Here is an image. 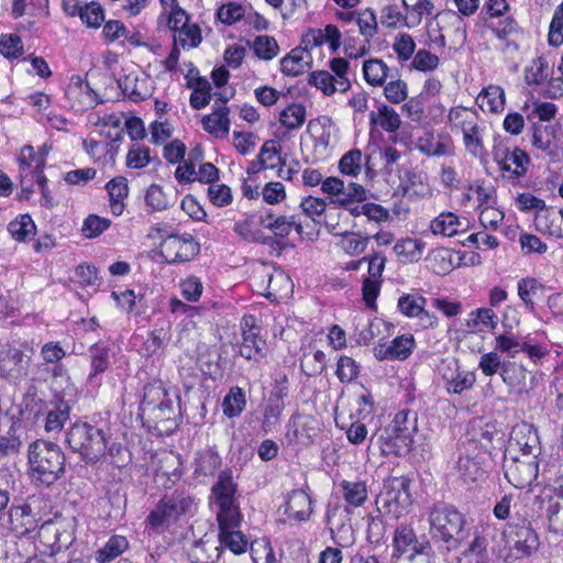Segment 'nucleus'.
Wrapping results in <instances>:
<instances>
[{
    "label": "nucleus",
    "instance_id": "nucleus-46",
    "mask_svg": "<svg viewBox=\"0 0 563 563\" xmlns=\"http://www.w3.org/2000/svg\"><path fill=\"white\" fill-rule=\"evenodd\" d=\"M306 120V108L300 103H292L279 114L280 124L287 130L299 129Z\"/></svg>",
    "mask_w": 563,
    "mask_h": 563
},
{
    "label": "nucleus",
    "instance_id": "nucleus-41",
    "mask_svg": "<svg viewBox=\"0 0 563 563\" xmlns=\"http://www.w3.org/2000/svg\"><path fill=\"white\" fill-rule=\"evenodd\" d=\"M457 472L465 483L481 482L486 476V471L476 460L470 456H462L459 459Z\"/></svg>",
    "mask_w": 563,
    "mask_h": 563
},
{
    "label": "nucleus",
    "instance_id": "nucleus-51",
    "mask_svg": "<svg viewBox=\"0 0 563 563\" xmlns=\"http://www.w3.org/2000/svg\"><path fill=\"white\" fill-rule=\"evenodd\" d=\"M145 203L146 207L152 212L164 211L169 208L172 205L170 199L163 190L162 186L157 184H152L145 194Z\"/></svg>",
    "mask_w": 563,
    "mask_h": 563
},
{
    "label": "nucleus",
    "instance_id": "nucleus-60",
    "mask_svg": "<svg viewBox=\"0 0 563 563\" xmlns=\"http://www.w3.org/2000/svg\"><path fill=\"white\" fill-rule=\"evenodd\" d=\"M110 224L111 221L107 218L89 214L82 223L81 232L87 239H95L102 234Z\"/></svg>",
    "mask_w": 563,
    "mask_h": 563
},
{
    "label": "nucleus",
    "instance_id": "nucleus-40",
    "mask_svg": "<svg viewBox=\"0 0 563 563\" xmlns=\"http://www.w3.org/2000/svg\"><path fill=\"white\" fill-rule=\"evenodd\" d=\"M109 351V346L104 343H96L90 347L91 372L88 376L89 380L108 369L110 365Z\"/></svg>",
    "mask_w": 563,
    "mask_h": 563
},
{
    "label": "nucleus",
    "instance_id": "nucleus-64",
    "mask_svg": "<svg viewBox=\"0 0 563 563\" xmlns=\"http://www.w3.org/2000/svg\"><path fill=\"white\" fill-rule=\"evenodd\" d=\"M440 58L427 49H419L413 56L411 67L419 71H432L439 67Z\"/></svg>",
    "mask_w": 563,
    "mask_h": 563
},
{
    "label": "nucleus",
    "instance_id": "nucleus-49",
    "mask_svg": "<svg viewBox=\"0 0 563 563\" xmlns=\"http://www.w3.org/2000/svg\"><path fill=\"white\" fill-rule=\"evenodd\" d=\"M258 162L261 164V168H269L274 169L279 165H284L280 157V146L276 141L269 140L266 141L258 154Z\"/></svg>",
    "mask_w": 563,
    "mask_h": 563
},
{
    "label": "nucleus",
    "instance_id": "nucleus-14",
    "mask_svg": "<svg viewBox=\"0 0 563 563\" xmlns=\"http://www.w3.org/2000/svg\"><path fill=\"white\" fill-rule=\"evenodd\" d=\"M288 396L287 377L276 385L263 408L262 430L267 433L278 423L285 408V398Z\"/></svg>",
    "mask_w": 563,
    "mask_h": 563
},
{
    "label": "nucleus",
    "instance_id": "nucleus-58",
    "mask_svg": "<svg viewBox=\"0 0 563 563\" xmlns=\"http://www.w3.org/2000/svg\"><path fill=\"white\" fill-rule=\"evenodd\" d=\"M476 382L474 372L460 371L450 382L445 384V388L450 394L460 395L464 390L471 389Z\"/></svg>",
    "mask_w": 563,
    "mask_h": 563
},
{
    "label": "nucleus",
    "instance_id": "nucleus-16",
    "mask_svg": "<svg viewBox=\"0 0 563 563\" xmlns=\"http://www.w3.org/2000/svg\"><path fill=\"white\" fill-rule=\"evenodd\" d=\"M219 526L218 541L219 547L229 549L234 554H242L247 549V538L240 531L242 516H238L234 521L217 520Z\"/></svg>",
    "mask_w": 563,
    "mask_h": 563
},
{
    "label": "nucleus",
    "instance_id": "nucleus-18",
    "mask_svg": "<svg viewBox=\"0 0 563 563\" xmlns=\"http://www.w3.org/2000/svg\"><path fill=\"white\" fill-rule=\"evenodd\" d=\"M142 407L143 410L151 411L157 421L170 420L175 413L173 401L161 387L150 388L148 391L144 394Z\"/></svg>",
    "mask_w": 563,
    "mask_h": 563
},
{
    "label": "nucleus",
    "instance_id": "nucleus-43",
    "mask_svg": "<svg viewBox=\"0 0 563 563\" xmlns=\"http://www.w3.org/2000/svg\"><path fill=\"white\" fill-rule=\"evenodd\" d=\"M188 87L192 89L190 96V106L200 110L205 108L211 99V85L207 79L197 78L196 80H190L188 82Z\"/></svg>",
    "mask_w": 563,
    "mask_h": 563
},
{
    "label": "nucleus",
    "instance_id": "nucleus-17",
    "mask_svg": "<svg viewBox=\"0 0 563 563\" xmlns=\"http://www.w3.org/2000/svg\"><path fill=\"white\" fill-rule=\"evenodd\" d=\"M66 97L76 110L91 109L99 103L98 95L80 76H73L66 89Z\"/></svg>",
    "mask_w": 563,
    "mask_h": 563
},
{
    "label": "nucleus",
    "instance_id": "nucleus-22",
    "mask_svg": "<svg viewBox=\"0 0 563 563\" xmlns=\"http://www.w3.org/2000/svg\"><path fill=\"white\" fill-rule=\"evenodd\" d=\"M221 104L212 113L202 118L203 129L216 137H227L230 131L229 108L224 104L228 99H220Z\"/></svg>",
    "mask_w": 563,
    "mask_h": 563
},
{
    "label": "nucleus",
    "instance_id": "nucleus-45",
    "mask_svg": "<svg viewBox=\"0 0 563 563\" xmlns=\"http://www.w3.org/2000/svg\"><path fill=\"white\" fill-rule=\"evenodd\" d=\"M356 23L360 34L364 37L365 43L369 44L371 40L378 32V22L374 10L367 8L360 11L356 15Z\"/></svg>",
    "mask_w": 563,
    "mask_h": 563
},
{
    "label": "nucleus",
    "instance_id": "nucleus-47",
    "mask_svg": "<svg viewBox=\"0 0 563 563\" xmlns=\"http://www.w3.org/2000/svg\"><path fill=\"white\" fill-rule=\"evenodd\" d=\"M449 121L452 130H459L462 133L473 123L478 122V115L472 109L456 107L450 110Z\"/></svg>",
    "mask_w": 563,
    "mask_h": 563
},
{
    "label": "nucleus",
    "instance_id": "nucleus-4",
    "mask_svg": "<svg viewBox=\"0 0 563 563\" xmlns=\"http://www.w3.org/2000/svg\"><path fill=\"white\" fill-rule=\"evenodd\" d=\"M66 441L73 452L78 453L87 464H93L106 455L108 439L102 429L87 422L74 423L66 433Z\"/></svg>",
    "mask_w": 563,
    "mask_h": 563
},
{
    "label": "nucleus",
    "instance_id": "nucleus-29",
    "mask_svg": "<svg viewBox=\"0 0 563 563\" xmlns=\"http://www.w3.org/2000/svg\"><path fill=\"white\" fill-rule=\"evenodd\" d=\"M362 70L365 81L373 87H383L388 77L394 78L390 68L379 58L364 60Z\"/></svg>",
    "mask_w": 563,
    "mask_h": 563
},
{
    "label": "nucleus",
    "instance_id": "nucleus-3",
    "mask_svg": "<svg viewBox=\"0 0 563 563\" xmlns=\"http://www.w3.org/2000/svg\"><path fill=\"white\" fill-rule=\"evenodd\" d=\"M431 537L448 550L456 549L468 536L464 516L454 507L435 505L429 514Z\"/></svg>",
    "mask_w": 563,
    "mask_h": 563
},
{
    "label": "nucleus",
    "instance_id": "nucleus-28",
    "mask_svg": "<svg viewBox=\"0 0 563 563\" xmlns=\"http://www.w3.org/2000/svg\"><path fill=\"white\" fill-rule=\"evenodd\" d=\"M556 131L553 125L534 123L532 126V146L545 152L549 156L556 155Z\"/></svg>",
    "mask_w": 563,
    "mask_h": 563
},
{
    "label": "nucleus",
    "instance_id": "nucleus-13",
    "mask_svg": "<svg viewBox=\"0 0 563 563\" xmlns=\"http://www.w3.org/2000/svg\"><path fill=\"white\" fill-rule=\"evenodd\" d=\"M495 161L499 166L503 177L509 181H516L527 174L530 164L529 155L521 148L505 150L495 154Z\"/></svg>",
    "mask_w": 563,
    "mask_h": 563
},
{
    "label": "nucleus",
    "instance_id": "nucleus-25",
    "mask_svg": "<svg viewBox=\"0 0 563 563\" xmlns=\"http://www.w3.org/2000/svg\"><path fill=\"white\" fill-rule=\"evenodd\" d=\"M312 512L311 498L303 489H295L288 495L286 514L297 521H306Z\"/></svg>",
    "mask_w": 563,
    "mask_h": 563
},
{
    "label": "nucleus",
    "instance_id": "nucleus-55",
    "mask_svg": "<svg viewBox=\"0 0 563 563\" xmlns=\"http://www.w3.org/2000/svg\"><path fill=\"white\" fill-rule=\"evenodd\" d=\"M254 54L264 60H271L277 56L279 46L273 36L258 35L253 42Z\"/></svg>",
    "mask_w": 563,
    "mask_h": 563
},
{
    "label": "nucleus",
    "instance_id": "nucleus-48",
    "mask_svg": "<svg viewBox=\"0 0 563 563\" xmlns=\"http://www.w3.org/2000/svg\"><path fill=\"white\" fill-rule=\"evenodd\" d=\"M463 143L466 151L477 157L484 152L483 129L478 122L473 123L470 128L462 132Z\"/></svg>",
    "mask_w": 563,
    "mask_h": 563
},
{
    "label": "nucleus",
    "instance_id": "nucleus-37",
    "mask_svg": "<svg viewBox=\"0 0 563 563\" xmlns=\"http://www.w3.org/2000/svg\"><path fill=\"white\" fill-rule=\"evenodd\" d=\"M70 406L65 400H58L54 408L48 410L44 429L46 432H59L69 419Z\"/></svg>",
    "mask_w": 563,
    "mask_h": 563
},
{
    "label": "nucleus",
    "instance_id": "nucleus-21",
    "mask_svg": "<svg viewBox=\"0 0 563 563\" xmlns=\"http://www.w3.org/2000/svg\"><path fill=\"white\" fill-rule=\"evenodd\" d=\"M40 534L52 548L51 555L68 549L74 540L71 531L62 527V525L52 521H46L41 526Z\"/></svg>",
    "mask_w": 563,
    "mask_h": 563
},
{
    "label": "nucleus",
    "instance_id": "nucleus-11",
    "mask_svg": "<svg viewBox=\"0 0 563 563\" xmlns=\"http://www.w3.org/2000/svg\"><path fill=\"white\" fill-rule=\"evenodd\" d=\"M159 249L162 257L168 264L189 262L200 252L199 243L190 233L169 236L161 242Z\"/></svg>",
    "mask_w": 563,
    "mask_h": 563
},
{
    "label": "nucleus",
    "instance_id": "nucleus-36",
    "mask_svg": "<svg viewBox=\"0 0 563 563\" xmlns=\"http://www.w3.org/2000/svg\"><path fill=\"white\" fill-rule=\"evenodd\" d=\"M263 223L276 236H279V238L287 236L292 229H295L298 234L303 233L302 223L296 221V218L294 216H291V217L279 216L274 219L272 216H268L267 219L265 221H263Z\"/></svg>",
    "mask_w": 563,
    "mask_h": 563
},
{
    "label": "nucleus",
    "instance_id": "nucleus-19",
    "mask_svg": "<svg viewBox=\"0 0 563 563\" xmlns=\"http://www.w3.org/2000/svg\"><path fill=\"white\" fill-rule=\"evenodd\" d=\"M415 347L412 335H400L389 343L379 344L374 349L377 360H406Z\"/></svg>",
    "mask_w": 563,
    "mask_h": 563
},
{
    "label": "nucleus",
    "instance_id": "nucleus-62",
    "mask_svg": "<svg viewBox=\"0 0 563 563\" xmlns=\"http://www.w3.org/2000/svg\"><path fill=\"white\" fill-rule=\"evenodd\" d=\"M151 162V150L147 146L134 144L126 154V166L140 169Z\"/></svg>",
    "mask_w": 563,
    "mask_h": 563
},
{
    "label": "nucleus",
    "instance_id": "nucleus-39",
    "mask_svg": "<svg viewBox=\"0 0 563 563\" xmlns=\"http://www.w3.org/2000/svg\"><path fill=\"white\" fill-rule=\"evenodd\" d=\"M369 238L358 232L345 231L341 234L338 245L350 256H358L366 250Z\"/></svg>",
    "mask_w": 563,
    "mask_h": 563
},
{
    "label": "nucleus",
    "instance_id": "nucleus-1",
    "mask_svg": "<svg viewBox=\"0 0 563 563\" xmlns=\"http://www.w3.org/2000/svg\"><path fill=\"white\" fill-rule=\"evenodd\" d=\"M66 456L51 441L35 440L27 448L29 475L36 485L51 486L65 473Z\"/></svg>",
    "mask_w": 563,
    "mask_h": 563
},
{
    "label": "nucleus",
    "instance_id": "nucleus-57",
    "mask_svg": "<svg viewBox=\"0 0 563 563\" xmlns=\"http://www.w3.org/2000/svg\"><path fill=\"white\" fill-rule=\"evenodd\" d=\"M380 23L387 29L408 27L406 14L401 13L396 4L385 5L380 10Z\"/></svg>",
    "mask_w": 563,
    "mask_h": 563
},
{
    "label": "nucleus",
    "instance_id": "nucleus-44",
    "mask_svg": "<svg viewBox=\"0 0 563 563\" xmlns=\"http://www.w3.org/2000/svg\"><path fill=\"white\" fill-rule=\"evenodd\" d=\"M220 465L219 454L212 449H207L198 453L195 461V473L203 476L212 475Z\"/></svg>",
    "mask_w": 563,
    "mask_h": 563
},
{
    "label": "nucleus",
    "instance_id": "nucleus-33",
    "mask_svg": "<svg viewBox=\"0 0 563 563\" xmlns=\"http://www.w3.org/2000/svg\"><path fill=\"white\" fill-rule=\"evenodd\" d=\"M426 243L419 239H402L394 245L396 255L405 263H413L421 260Z\"/></svg>",
    "mask_w": 563,
    "mask_h": 563
},
{
    "label": "nucleus",
    "instance_id": "nucleus-2",
    "mask_svg": "<svg viewBox=\"0 0 563 563\" xmlns=\"http://www.w3.org/2000/svg\"><path fill=\"white\" fill-rule=\"evenodd\" d=\"M197 506L194 494L176 489L158 500L147 515L146 523L156 532L169 531L186 518L194 516Z\"/></svg>",
    "mask_w": 563,
    "mask_h": 563
},
{
    "label": "nucleus",
    "instance_id": "nucleus-8",
    "mask_svg": "<svg viewBox=\"0 0 563 563\" xmlns=\"http://www.w3.org/2000/svg\"><path fill=\"white\" fill-rule=\"evenodd\" d=\"M539 456L508 454L505 452L503 470L505 477L516 488L529 487L539 474Z\"/></svg>",
    "mask_w": 563,
    "mask_h": 563
},
{
    "label": "nucleus",
    "instance_id": "nucleus-9",
    "mask_svg": "<svg viewBox=\"0 0 563 563\" xmlns=\"http://www.w3.org/2000/svg\"><path fill=\"white\" fill-rule=\"evenodd\" d=\"M504 534L509 547L521 558L530 556L539 549V537L531 522L525 517H512Z\"/></svg>",
    "mask_w": 563,
    "mask_h": 563
},
{
    "label": "nucleus",
    "instance_id": "nucleus-27",
    "mask_svg": "<svg viewBox=\"0 0 563 563\" xmlns=\"http://www.w3.org/2000/svg\"><path fill=\"white\" fill-rule=\"evenodd\" d=\"M220 558V547L210 538L195 541L188 550L191 563H214Z\"/></svg>",
    "mask_w": 563,
    "mask_h": 563
},
{
    "label": "nucleus",
    "instance_id": "nucleus-32",
    "mask_svg": "<svg viewBox=\"0 0 563 563\" xmlns=\"http://www.w3.org/2000/svg\"><path fill=\"white\" fill-rule=\"evenodd\" d=\"M430 229L433 234L453 236L460 231H464L465 227L459 217L453 212H442L431 221Z\"/></svg>",
    "mask_w": 563,
    "mask_h": 563
},
{
    "label": "nucleus",
    "instance_id": "nucleus-56",
    "mask_svg": "<svg viewBox=\"0 0 563 563\" xmlns=\"http://www.w3.org/2000/svg\"><path fill=\"white\" fill-rule=\"evenodd\" d=\"M453 255L448 249H438L433 251L429 257L431 269L437 275H446L450 273L453 265Z\"/></svg>",
    "mask_w": 563,
    "mask_h": 563
},
{
    "label": "nucleus",
    "instance_id": "nucleus-34",
    "mask_svg": "<svg viewBox=\"0 0 563 563\" xmlns=\"http://www.w3.org/2000/svg\"><path fill=\"white\" fill-rule=\"evenodd\" d=\"M405 9L408 27L418 26L423 15L431 14L433 11V3L430 0H401Z\"/></svg>",
    "mask_w": 563,
    "mask_h": 563
},
{
    "label": "nucleus",
    "instance_id": "nucleus-30",
    "mask_svg": "<svg viewBox=\"0 0 563 563\" xmlns=\"http://www.w3.org/2000/svg\"><path fill=\"white\" fill-rule=\"evenodd\" d=\"M339 487L344 501L351 507H361L368 498L367 485L364 481L343 479Z\"/></svg>",
    "mask_w": 563,
    "mask_h": 563
},
{
    "label": "nucleus",
    "instance_id": "nucleus-23",
    "mask_svg": "<svg viewBox=\"0 0 563 563\" xmlns=\"http://www.w3.org/2000/svg\"><path fill=\"white\" fill-rule=\"evenodd\" d=\"M9 522L11 530L18 536H25L37 528L36 515L30 505L15 506L10 509Z\"/></svg>",
    "mask_w": 563,
    "mask_h": 563
},
{
    "label": "nucleus",
    "instance_id": "nucleus-38",
    "mask_svg": "<svg viewBox=\"0 0 563 563\" xmlns=\"http://www.w3.org/2000/svg\"><path fill=\"white\" fill-rule=\"evenodd\" d=\"M129 547V542L123 536H113L107 543L96 552L98 563H109L121 555Z\"/></svg>",
    "mask_w": 563,
    "mask_h": 563
},
{
    "label": "nucleus",
    "instance_id": "nucleus-35",
    "mask_svg": "<svg viewBox=\"0 0 563 563\" xmlns=\"http://www.w3.org/2000/svg\"><path fill=\"white\" fill-rule=\"evenodd\" d=\"M369 119L372 123L379 125L386 132H395L401 124L400 115L387 104H379L377 112H371Z\"/></svg>",
    "mask_w": 563,
    "mask_h": 563
},
{
    "label": "nucleus",
    "instance_id": "nucleus-54",
    "mask_svg": "<svg viewBox=\"0 0 563 563\" xmlns=\"http://www.w3.org/2000/svg\"><path fill=\"white\" fill-rule=\"evenodd\" d=\"M362 164L363 154L361 150L353 148L341 157L339 169L343 175L356 177L362 170Z\"/></svg>",
    "mask_w": 563,
    "mask_h": 563
},
{
    "label": "nucleus",
    "instance_id": "nucleus-31",
    "mask_svg": "<svg viewBox=\"0 0 563 563\" xmlns=\"http://www.w3.org/2000/svg\"><path fill=\"white\" fill-rule=\"evenodd\" d=\"M476 102L483 111L500 112L505 107L504 89L500 86L490 85L479 92Z\"/></svg>",
    "mask_w": 563,
    "mask_h": 563
},
{
    "label": "nucleus",
    "instance_id": "nucleus-6",
    "mask_svg": "<svg viewBox=\"0 0 563 563\" xmlns=\"http://www.w3.org/2000/svg\"><path fill=\"white\" fill-rule=\"evenodd\" d=\"M416 413L410 410H401L396 413L390 426L385 430V450L395 455H402L411 450L413 433L417 430Z\"/></svg>",
    "mask_w": 563,
    "mask_h": 563
},
{
    "label": "nucleus",
    "instance_id": "nucleus-61",
    "mask_svg": "<svg viewBox=\"0 0 563 563\" xmlns=\"http://www.w3.org/2000/svg\"><path fill=\"white\" fill-rule=\"evenodd\" d=\"M464 555L467 559L474 560V563H487V541L479 533H475L473 541L468 548L464 551Z\"/></svg>",
    "mask_w": 563,
    "mask_h": 563
},
{
    "label": "nucleus",
    "instance_id": "nucleus-42",
    "mask_svg": "<svg viewBox=\"0 0 563 563\" xmlns=\"http://www.w3.org/2000/svg\"><path fill=\"white\" fill-rule=\"evenodd\" d=\"M8 231L14 240L24 242L35 235L36 227L29 214H21L9 223Z\"/></svg>",
    "mask_w": 563,
    "mask_h": 563
},
{
    "label": "nucleus",
    "instance_id": "nucleus-5",
    "mask_svg": "<svg viewBox=\"0 0 563 563\" xmlns=\"http://www.w3.org/2000/svg\"><path fill=\"white\" fill-rule=\"evenodd\" d=\"M375 503L377 510L383 515L399 518L411 505L409 479L404 476L386 479Z\"/></svg>",
    "mask_w": 563,
    "mask_h": 563
},
{
    "label": "nucleus",
    "instance_id": "nucleus-59",
    "mask_svg": "<svg viewBox=\"0 0 563 563\" xmlns=\"http://www.w3.org/2000/svg\"><path fill=\"white\" fill-rule=\"evenodd\" d=\"M80 20L88 26L98 29L104 21V11L100 3L91 1L85 2Z\"/></svg>",
    "mask_w": 563,
    "mask_h": 563
},
{
    "label": "nucleus",
    "instance_id": "nucleus-10",
    "mask_svg": "<svg viewBox=\"0 0 563 563\" xmlns=\"http://www.w3.org/2000/svg\"><path fill=\"white\" fill-rule=\"evenodd\" d=\"M211 492L218 507L217 520L234 521L238 519V516H242L235 498L236 485L233 483L232 475L229 472L223 471L219 474Z\"/></svg>",
    "mask_w": 563,
    "mask_h": 563
},
{
    "label": "nucleus",
    "instance_id": "nucleus-50",
    "mask_svg": "<svg viewBox=\"0 0 563 563\" xmlns=\"http://www.w3.org/2000/svg\"><path fill=\"white\" fill-rule=\"evenodd\" d=\"M330 69L333 73L334 82L338 84L339 92H345L351 88L349 78L350 63L342 57H334L330 60Z\"/></svg>",
    "mask_w": 563,
    "mask_h": 563
},
{
    "label": "nucleus",
    "instance_id": "nucleus-63",
    "mask_svg": "<svg viewBox=\"0 0 563 563\" xmlns=\"http://www.w3.org/2000/svg\"><path fill=\"white\" fill-rule=\"evenodd\" d=\"M393 49L400 62H407L412 58L416 43L410 34H398L393 43Z\"/></svg>",
    "mask_w": 563,
    "mask_h": 563
},
{
    "label": "nucleus",
    "instance_id": "nucleus-20",
    "mask_svg": "<svg viewBox=\"0 0 563 563\" xmlns=\"http://www.w3.org/2000/svg\"><path fill=\"white\" fill-rule=\"evenodd\" d=\"M422 549L411 527L400 526L396 529L394 555L405 556L408 561H412L418 554L422 553Z\"/></svg>",
    "mask_w": 563,
    "mask_h": 563
},
{
    "label": "nucleus",
    "instance_id": "nucleus-12",
    "mask_svg": "<svg viewBox=\"0 0 563 563\" xmlns=\"http://www.w3.org/2000/svg\"><path fill=\"white\" fill-rule=\"evenodd\" d=\"M507 455L518 453L519 455L539 456L541 453V444L537 429L530 423L522 422L516 424L510 433Z\"/></svg>",
    "mask_w": 563,
    "mask_h": 563
},
{
    "label": "nucleus",
    "instance_id": "nucleus-24",
    "mask_svg": "<svg viewBox=\"0 0 563 563\" xmlns=\"http://www.w3.org/2000/svg\"><path fill=\"white\" fill-rule=\"evenodd\" d=\"M310 64V53L302 47H296L280 59V70L286 76L296 77L309 69Z\"/></svg>",
    "mask_w": 563,
    "mask_h": 563
},
{
    "label": "nucleus",
    "instance_id": "nucleus-15",
    "mask_svg": "<svg viewBox=\"0 0 563 563\" xmlns=\"http://www.w3.org/2000/svg\"><path fill=\"white\" fill-rule=\"evenodd\" d=\"M242 342L239 353L246 360L264 357L265 341L260 336L261 329L255 325L253 317H245L241 322Z\"/></svg>",
    "mask_w": 563,
    "mask_h": 563
},
{
    "label": "nucleus",
    "instance_id": "nucleus-26",
    "mask_svg": "<svg viewBox=\"0 0 563 563\" xmlns=\"http://www.w3.org/2000/svg\"><path fill=\"white\" fill-rule=\"evenodd\" d=\"M534 227L543 234L563 239V208L558 211L549 208L534 216Z\"/></svg>",
    "mask_w": 563,
    "mask_h": 563
},
{
    "label": "nucleus",
    "instance_id": "nucleus-52",
    "mask_svg": "<svg viewBox=\"0 0 563 563\" xmlns=\"http://www.w3.org/2000/svg\"><path fill=\"white\" fill-rule=\"evenodd\" d=\"M245 405V393L242 388H232L223 399V412L229 418L236 417L244 410Z\"/></svg>",
    "mask_w": 563,
    "mask_h": 563
},
{
    "label": "nucleus",
    "instance_id": "nucleus-7",
    "mask_svg": "<svg viewBox=\"0 0 563 563\" xmlns=\"http://www.w3.org/2000/svg\"><path fill=\"white\" fill-rule=\"evenodd\" d=\"M33 350L23 351L7 344L0 349V378L18 385L30 374Z\"/></svg>",
    "mask_w": 563,
    "mask_h": 563
},
{
    "label": "nucleus",
    "instance_id": "nucleus-53",
    "mask_svg": "<svg viewBox=\"0 0 563 563\" xmlns=\"http://www.w3.org/2000/svg\"><path fill=\"white\" fill-rule=\"evenodd\" d=\"M202 41L201 30L197 24L188 23L177 33H174V43L183 48L197 47Z\"/></svg>",
    "mask_w": 563,
    "mask_h": 563
}]
</instances>
